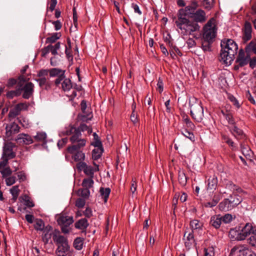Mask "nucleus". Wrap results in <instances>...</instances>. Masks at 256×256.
I'll return each instance as SVG.
<instances>
[{
	"instance_id": "c03bdc74",
	"label": "nucleus",
	"mask_w": 256,
	"mask_h": 256,
	"mask_svg": "<svg viewBox=\"0 0 256 256\" xmlns=\"http://www.w3.org/2000/svg\"><path fill=\"white\" fill-rule=\"evenodd\" d=\"M93 136L94 141L91 143V144L94 147L102 146V143L98 135L96 132H94L93 134Z\"/></svg>"
},
{
	"instance_id": "3c124183",
	"label": "nucleus",
	"mask_w": 256,
	"mask_h": 256,
	"mask_svg": "<svg viewBox=\"0 0 256 256\" xmlns=\"http://www.w3.org/2000/svg\"><path fill=\"white\" fill-rule=\"evenodd\" d=\"M17 120L23 127L28 128L30 126L28 120L25 118L23 116H20L19 118H18Z\"/></svg>"
},
{
	"instance_id": "aec40b11",
	"label": "nucleus",
	"mask_w": 256,
	"mask_h": 256,
	"mask_svg": "<svg viewBox=\"0 0 256 256\" xmlns=\"http://www.w3.org/2000/svg\"><path fill=\"white\" fill-rule=\"evenodd\" d=\"M36 80L38 83L39 86L43 89L48 90L51 88L52 83L48 78H40L36 79Z\"/></svg>"
},
{
	"instance_id": "69168bd1",
	"label": "nucleus",
	"mask_w": 256,
	"mask_h": 256,
	"mask_svg": "<svg viewBox=\"0 0 256 256\" xmlns=\"http://www.w3.org/2000/svg\"><path fill=\"white\" fill-rule=\"evenodd\" d=\"M49 70L42 69L38 71L37 76L40 78H46V76H47Z\"/></svg>"
},
{
	"instance_id": "6e6552de",
	"label": "nucleus",
	"mask_w": 256,
	"mask_h": 256,
	"mask_svg": "<svg viewBox=\"0 0 256 256\" xmlns=\"http://www.w3.org/2000/svg\"><path fill=\"white\" fill-rule=\"evenodd\" d=\"M62 134L63 135L66 136L72 134L70 138V141L72 144H75L79 142L80 140L83 139L81 138L82 134L78 130H76V128L73 126H69L66 128L65 130L62 132Z\"/></svg>"
},
{
	"instance_id": "680f3d73",
	"label": "nucleus",
	"mask_w": 256,
	"mask_h": 256,
	"mask_svg": "<svg viewBox=\"0 0 256 256\" xmlns=\"http://www.w3.org/2000/svg\"><path fill=\"white\" fill-rule=\"evenodd\" d=\"M85 198H78L76 202V206L78 208H82L86 204Z\"/></svg>"
},
{
	"instance_id": "39448f33",
	"label": "nucleus",
	"mask_w": 256,
	"mask_h": 256,
	"mask_svg": "<svg viewBox=\"0 0 256 256\" xmlns=\"http://www.w3.org/2000/svg\"><path fill=\"white\" fill-rule=\"evenodd\" d=\"M189 104L190 107V115L192 118L198 122H200L204 118V108L200 100L192 98L190 100Z\"/></svg>"
},
{
	"instance_id": "ddd939ff",
	"label": "nucleus",
	"mask_w": 256,
	"mask_h": 256,
	"mask_svg": "<svg viewBox=\"0 0 256 256\" xmlns=\"http://www.w3.org/2000/svg\"><path fill=\"white\" fill-rule=\"evenodd\" d=\"M15 141L19 144L28 145L33 143V139L28 134L21 133L18 134L15 139Z\"/></svg>"
},
{
	"instance_id": "7ed1b4c3",
	"label": "nucleus",
	"mask_w": 256,
	"mask_h": 256,
	"mask_svg": "<svg viewBox=\"0 0 256 256\" xmlns=\"http://www.w3.org/2000/svg\"><path fill=\"white\" fill-rule=\"evenodd\" d=\"M222 48L220 60L226 64H230L237 53V44L231 39L223 40L220 43Z\"/></svg>"
},
{
	"instance_id": "4c0bfd02",
	"label": "nucleus",
	"mask_w": 256,
	"mask_h": 256,
	"mask_svg": "<svg viewBox=\"0 0 256 256\" xmlns=\"http://www.w3.org/2000/svg\"><path fill=\"white\" fill-rule=\"evenodd\" d=\"M5 178L6 184L7 186H11L16 183V178L14 176H12L11 174L8 175L6 177H2Z\"/></svg>"
},
{
	"instance_id": "a878e982",
	"label": "nucleus",
	"mask_w": 256,
	"mask_h": 256,
	"mask_svg": "<svg viewBox=\"0 0 256 256\" xmlns=\"http://www.w3.org/2000/svg\"><path fill=\"white\" fill-rule=\"evenodd\" d=\"M222 223L221 216L220 214L215 215L211 217L210 224L216 229L220 228Z\"/></svg>"
},
{
	"instance_id": "338daca9",
	"label": "nucleus",
	"mask_w": 256,
	"mask_h": 256,
	"mask_svg": "<svg viewBox=\"0 0 256 256\" xmlns=\"http://www.w3.org/2000/svg\"><path fill=\"white\" fill-rule=\"evenodd\" d=\"M239 234V231H237L234 229H232L229 232V236L232 238H234L238 240L237 237Z\"/></svg>"
},
{
	"instance_id": "4be33fe9",
	"label": "nucleus",
	"mask_w": 256,
	"mask_h": 256,
	"mask_svg": "<svg viewBox=\"0 0 256 256\" xmlns=\"http://www.w3.org/2000/svg\"><path fill=\"white\" fill-rule=\"evenodd\" d=\"M74 226L76 228L81 230L86 234V229L88 226V223L86 219L82 218L74 224Z\"/></svg>"
},
{
	"instance_id": "b1692460",
	"label": "nucleus",
	"mask_w": 256,
	"mask_h": 256,
	"mask_svg": "<svg viewBox=\"0 0 256 256\" xmlns=\"http://www.w3.org/2000/svg\"><path fill=\"white\" fill-rule=\"evenodd\" d=\"M192 229V232L194 233L196 230H202L203 226V223L200 220L194 219L190 220V223Z\"/></svg>"
},
{
	"instance_id": "5701e85b",
	"label": "nucleus",
	"mask_w": 256,
	"mask_h": 256,
	"mask_svg": "<svg viewBox=\"0 0 256 256\" xmlns=\"http://www.w3.org/2000/svg\"><path fill=\"white\" fill-rule=\"evenodd\" d=\"M221 136L222 142L226 144L232 150H237V147L234 142L228 136L222 134Z\"/></svg>"
},
{
	"instance_id": "8fccbe9b",
	"label": "nucleus",
	"mask_w": 256,
	"mask_h": 256,
	"mask_svg": "<svg viewBox=\"0 0 256 256\" xmlns=\"http://www.w3.org/2000/svg\"><path fill=\"white\" fill-rule=\"evenodd\" d=\"M20 95V90L18 88L14 90L8 92L6 96L10 98H12L14 96H18Z\"/></svg>"
},
{
	"instance_id": "79ce46f5",
	"label": "nucleus",
	"mask_w": 256,
	"mask_h": 256,
	"mask_svg": "<svg viewBox=\"0 0 256 256\" xmlns=\"http://www.w3.org/2000/svg\"><path fill=\"white\" fill-rule=\"evenodd\" d=\"M64 74L65 70L58 68H52L49 70V74L50 77H54L59 76L61 74Z\"/></svg>"
},
{
	"instance_id": "f03ea898",
	"label": "nucleus",
	"mask_w": 256,
	"mask_h": 256,
	"mask_svg": "<svg viewBox=\"0 0 256 256\" xmlns=\"http://www.w3.org/2000/svg\"><path fill=\"white\" fill-rule=\"evenodd\" d=\"M14 144L10 142L5 144L3 147L2 156L0 160V173L2 177L12 174V170L8 166V160L16 157V154L13 151Z\"/></svg>"
},
{
	"instance_id": "412c9836",
	"label": "nucleus",
	"mask_w": 256,
	"mask_h": 256,
	"mask_svg": "<svg viewBox=\"0 0 256 256\" xmlns=\"http://www.w3.org/2000/svg\"><path fill=\"white\" fill-rule=\"evenodd\" d=\"M60 226H70L74 222L73 218L70 216H60L57 220Z\"/></svg>"
},
{
	"instance_id": "1a4fd4ad",
	"label": "nucleus",
	"mask_w": 256,
	"mask_h": 256,
	"mask_svg": "<svg viewBox=\"0 0 256 256\" xmlns=\"http://www.w3.org/2000/svg\"><path fill=\"white\" fill-rule=\"evenodd\" d=\"M238 228L239 234H238V240H242L246 238L252 234L256 230H254V227L250 223H246L245 226L240 229Z\"/></svg>"
},
{
	"instance_id": "6e6d98bb",
	"label": "nucleus",
	"mask_w": 256,
	"mask_h": 256,
	"mask_svg": "<svg viewBox=\"0 0 256 256\" xmlns=\"http://www.w3.org/2000/svg\"><path fill=\"white\" fill-rule=\"evenodd\" d=\"M249 244L253 247L256 248V231L254 232L248 239Z\"/></svg>"
},
{
	"instance_id": "cd10ccee",
	"label": "nucleus",
	"mask_w": 256,
	"mask_h": 256,
	"mask_svg": "<svg viewBox=\"0 0 256 256\" xmlns=\"http://www.w3.org/2000/svg\"><path fill=\"white\" fill-rule=\"evenodd\" d=\"M229 200L232 208L236 207L242 202L240 196L238 194H232L230 196Z\"/></svg>"
},
{
	"instance_id": "f8f14e48",
	"label": "nucleus",
	"mask_w": 256,
	"mask_h": 256,
	"mask_svg": "<svg viewBox=\"0 0 256 256\" xmlns=\"http://www.w3.org/2000/svg\"><path fill=\"white\" fill-rule=\"evenodd\" d=\"M250 60V54L246 53V54L242 49L239 50L238 56L236 60V62L239 64V66L241 67L246 66Z\"/></svg>"
},
{
	"instance_id": "13d9d810",
	"label": "nucleus",
	"mask_w": 256,
	"mask_h": 256,
	"mask_svg": "<svg viewBox=\"0 0 256 256\" xmlns=\"http://www.w3.org/2000/svg\"><path fill=\"white\" fill-rule=\"evenodd\" d=\"M136 108V104L134 102L132 105V112L130 116V120L134 123H136L138 121L137 115L134 112V110Z\"/></svg>"
},
{
	"instance_id": "5fc2aeb1",
	"label": "nucleus",
	"mask_w": 256,
	"mask_h": 256,
	"mask_svg": "<svg viewBox=\"0 0 256 256\" xmlns=\"http://www.w3.org/2000/svg\"><path fill=\"white\" fill-rule=\"evenodd\" d=\"M184 121L186 123V126L190 128V130H193L195 126L194 124L190 120V118L187 116H184L183 117Z\"/></svg>"
},
{
	"instance_id": "9b49d317",
	"label": "nucleus",
	"mask_w": 256,
	"mask_h": 256,
	"mask_svg": "<svg viewBox=\"0 0 256 256\" xmlns=\"http://www.w3.org/2000/svg\"><path fill=\"white\" fill-rule=\"evenodd\" d=\"M20 93L23 91L22 98L25 99H29L34 92V84L31 82H27L23 86L19 88Z\"/></svg>"
},
{
	"instance_id": "72a5a7b5",
	"label": "nucleus",
	"mask_w": 256,
	"mask_h": 256,
	"mask_svg": "<svg viewBox=\"0 0 256 256\" xmlns=\"http://www.w3.org/2000/svg\"><path fill=\"white\" fill-rule=\"evenodd\" d=\"M214 42L210 40H206L202 38V48L204 52L211 51V44Z\"/></svg>"
},
{
	"instance_id": "bb28decb",
	"label": "nucleus",
	"mask_w": 256,
	"mask_h": 256,
	"mask_svg": "<svg viewBox=\"0 0 256 256\" xmlns=\"http://www.w3.org/2000/svg\"><path fill=\"white\" fill-rule=\"evenodd\" d=\"M218 180L216 176H210L208 180L207 189L216 190L218 186Z\"/></svg>"
},
{
	"instance_id": "20e7f679",
	"label": "nucleus",
	"mask_w": 256,
	"mask_h": 256,
	"mask_svg": "<svg viewBox=\"0 0 256 256\" xmlns=\"http://www.w3.org/2000/svg\"><path fill=\"white\" fill-rule=\"evenodd\" d=\"M53 241L57 246L56 252L58 256H64L70 251V246L67 238L62 235L58 230H54Z\"/></svg>"
},
{
	"instance_id": "473e14b6",
	"label": "nucleus",
	"mask_w": 256,
	"mask_h": 256,
	"mask_svg": "<svg viewBox=\"0 0 256 256\" xmlns=\"http://www.w3.org/2000/svg\"><path fill=\"white\" fill-rule=\"evenodd\" d=\"M94 180L92 178H84L82 180V185L84 188H88L90 190V188L93 186Z\"/></svg>"
},
{
	"instance_id": "393cba45",
	"label": "nucleus",
	"mask_w": 256,
	"mask_h": 256,
	"mask_svg": "<svg viewBox=\"0 0 256 256\" xmlns=\"http://www.w3.org/2000/svg\"><path fill=\"white\" fill-rule=\"evenodd\" d=\"M219 210L221 211L228 212L232 210V208L230 204L229 198H224L218 204Z\"/></svg>"
},
{
	"instance_id": "2f4dec72",
	"label": "nucleus",
	"mask_w": 256,
	"mask_h": 256,
	"mask_svg": "<svg viewBox=\"0 0 256 256\" xmlns=\"http://www.w3.org/2000/svg\"><path fill=\"white\" fill-rule=\"evenodd\" d=\"M84 238L80 237L76 238L74 242V246L77 250H80L82 248Z\"/></svg>"
},
{
	"instance_id": "c756f323",
	"label": "nucleus",
	"mask_w": 256,
	"mask_h": 256,
	"mask_svg": "<svg viewBox=\"0 0 256 256\" xmlns=\"http://www.w3.org/2000/svg\"><path fill=\"white\" fill-rule=\"evenodd\" d=\"M96 148L92 151V158L95 160L100 158L104 150L102 146Z\"/></svg>"
},
{
	"instance_id": "0e129e2a",
	"label": "nucleus",
	"mask_w": 256,
	"mask_h": 256,
	"mask_svg": "<svg viewBox=\"0 0 256 256\" xmlns=\"http://www.w3.org/2000/svg\"><path fill=\"white\" fill-rule=\"evenodd\" d=\"M20 192V190L19 189V186L16 185L13 186L10 189V193L12 195H17L18 196Z\"/></svg>"
},
{
	"instance_id": "7c9ffc66",
	"label": "nucleus",
	"mask_w": 256,
	"mask_h": 256,
	"mask_svg": "<svg viewBox=\"0 0 256 256\" xmlns=\"http://www.w3.org/2000/svg\"><path fill=\"white\" fill-rule=\"evenodd\" d=\"M240 148L242 154L245 156H250L252 153V150L250 146L244 142L240 144Z\"/></svg>"
},
{
	"instance_id": "dca6fc26",
	"label": "nucleus",
	"mask_w": 256,
	"mask_h": 256,
	"mask_svg": "<svg viewBox=\"0 0 256 256\" xmlns=\"http://www.w3.org/2000/svg\"><path fill=\"white\" fill-rule=\"evenodd\" d=\"M43 234L42 236V240L45 244L48 243L50 240L52 238L54 234V230L52 231V227L48 225L46 226L43 230Z\"/></svg>"
},
{
	"instance_id": "a19ab883",
	"label": "nucleus",
	"mask_w": 256,
	"mask_h": 256,
	"mask_svg": "<svg viewBox=\"0 0 256 256\" xmlns=\"http://www.w3.org/2000/svg\"><path fill=\"white\" fill-rule=\"evenodd\" d=\"M246 52L250 54L251 52L256 54V42H250L246 48Z\"/></svg>"
},
{
	"instance_id": "c9c22d12",
	"label": "nucleus",
	"mask_w": 256,
	"mask_h": 256,
	"mask_svg": "<svg viewBox=\"0 0 256 256\" xmlns=\"http://www.w3.org/2000/svg\"><path fill=\"white\" fill-rule=\"evenodd\" d=\"M100 192L102 198H104V202H106L110 194V189L109 188H100Z\"/></svg>"
},
{
	"instance_id": "0eeeda50",
	"label": "nucleus",
	"mask_w": 256,
	"mask_h": 256,
	"mask_svg": "<svg viewBox=\"0 0 256 256\" xmlns=\"http://www.w3.org/2000/svg\"><path fill=\"white\" fill-rule=\"evenodd\" d=\"M203 38L206 40L214 42L216 35V20L214 18L210 19L204 27Z\"/></svg>"
},
{
	"instance_id": "9d476101",
	"label": "nucleus",
	"mask_w": 256,
	"mask_h": 256,
	"mask_svg": "<svg viewBox=\"0 0 256 256\" xmlns=\"http://www.w3.org/2000/svg\"><path fill=\"white\" fill-rule=\"evenodd\" d=\"M235 253H238V256H256V254L245 245H238L232 248L230 254Z\"/></svg>"
},
{
	"instance_id": "4d7b16f0",
	"label": "nucleus",
	"mask_w": 256,
	"mask_h": 256,
	"mask_svg": "<svg viewBox=\"0 0 256 256\" xmlns=\"http://www.w3.org/2000/svg\"><path fill=\"white\" fill-rule=\"evenodd\" d=\"M232 220V216L230 214H227L224 216H221L222 222L224 224L230 223Z\"/></svg>"
},
{
	"instance_id": "f3484780",
	"label": "nucleus",
	"mask_w": 256,
	"mask_h": 256,
	"mask_svg": "<svg viewBox=\"0 0 256 256\" xmlns=\"http://www.w3.org/2000/svg\"><path fill=\"white\" fill-rule=\"evenodd\" d=\"M222 198V193L220 192H216L214 194L212 201L205 202L204 206L206 208H212L215 206Z\"/></svg>"
},
{
	"instance_id": "09e8293b",
	"label": "nucleus",
	"mask_w": 256,
	"mask_h": 256,
	"mask_svg": "<svg viewBox=\"0 0 256 256\" xmlns=\"http://www.w3.org/2000/svg\"><path fill=\"white\" fill-rule=\"evenodd\" d=\"M20 110L15 106L14 107L10 110L8 113V118H14L20 114Z\"/></svg>"
},
{
	"instance_id": "49530a36",
	"label": "nucleus",
	"mask_w": 256,
	"mask_h": 256,
	"mask_svg": "<svg viewBox=\"0 0 256 256\" xmlns=\"http://www.w3.org/2000/svg\"><path fill=\"white\" fill-rule=\"evenodd\" d=\"M78 194L84 198H87L90 194V190L86 188L80 189L78 191Z\"/></svg>"
},
{
	"instance_id": "ea45409f",
	"label": "nucleus",
	"mask_w": 256,
	"mask_h": 256,
	"mask_svg": "<svg viewBox=\"0 0 256 256\" xmlns=\"http://www.w3.org/2000/svg\"><path fill=\"white\" fill-rule=\"evenodd\" d=\"M61 36L60 33H54L50 36L48 37L46 39V43L52 44L55 42Z\"/></svg>"
},
{
	"instance_id": "603ef678",
	"label": "nucleus",
	"mask_w": 256,
	"mask_h": 256,
	"mask_svg": "<svg viewBox=\"0 0 256 256\" xmlns=\"http://www.w3.org/2000/svg\"><path fill=\"white\" fill-rule=\"evenodd\" d=\"M214 0H203L202 4L204 8L210 10L214 6Z\"/></svg>"
},
{
	"instance_id": "052dcab7",
	"label": "nucleus",
	"mask_w": 256,
	"mask_h": 256,
	"mask_svg": "<svg viewBox=\"0 0 256 256\" xmlns=\"http://www.w3.org/2000/svg\"><path fill=\"white\" fill-rule=\"evenodd\" d=\"M60 42H58L54 46L52 45V48H51V53L53 55H56L58 54V50L60 48Z\"/></svg>"
},
{
	"instance_id": "a18cd8bd",
	"label": "nucleus",
	"mask_w": 256,
	"mask_h": 256,
	"mask_svg": "<svg viewBox=\"0 0 256 256\" xmlns=\"http://www.w3.org/2000/svg\"><path fill=\"white\" fill-rule=\"evenodd\" d=\"M98 170V166H97V170L96 169L95 171ZM94 172V170L92 166H87L84 172L86 175L90 176V178H93Z\"/></svg>"
},
{
	"instance_id": "f257e3e1",
	"label": "nucleus",
	"mask_w": 256,
	"mask_h": 256,
	"mask_svg": "<svg viewBox=\"0 0 256 256\" xmlns=\"http://www.w3.org/2000/svg\"><path fill=\"white\" fill-rule=\"evenodd\" d=\"M206 20V12L199 8L198 2L196 0H190L184 8L180 9L176 16L173 18L175 24L184 36L199 31L198 23H203Z\"/></svg>"
},
{
	"instance_id": "6ab92c4d",
	"label": "nucleus",
	"mask_w": 256,
	"mask_h": 256,
	"mask_svg": "<svg viewBox=\"0 0 256 256\" xmlns=\"http://www.w3.org/2000/svg\"><path fill=\"white\" fill-rule=\"evenodd\" d=\"M230 131L237 140L244 138L246 137L243 130L239 128L235 124L233 126V127L230 128Z\"/></svg>"
},
{
	"instance_id": "de8ad7c7",
	"label": "nucleus",
	"mask_w": 256,
	"mask_h": 256,
	"mask_svg": "<svg viewBox=\"0 0 256 256\" xmlns=\"http://www.w3.org/2000/svg\"><path fill=\"white\" fill-rule=\"evenodd\" d=\"M46 138V134L45 132H38L37 134L34 136L36 140L42 142H45Z\"/></svg>"
},
{
	"instance_id": "774afa93",
	"label": "nucleus",
	"mask_w": 256,
	"mask_h": 256,
	"mask_svg": "<svg viewBox=\"0 0 256 256\" xmlns=\"http://www.w3.org/2000/svg\"><path fill=\"white\" fill-rule=\"evenodd\" d=\"M88 165L86 164L84 162H78L76 164V168L79 171H83L84 172V170L86 168V166Z\"/></svg>"
},
{
	"instance_id": "37998d69",
	"label": "nucleus",
	"mask_w": 256,
	"mask_h": 256,
	"mask_svg": "<svg viewBox=\"0 0 256 256\" xmlns=\"http://www.w3.org/2000/svg\"><path fill=\"white\" fill-rule=\"evenodd\" d=\"M178 182L182 186H185L187 182V178L183 172H178Z\"/></svg>"
},
{
	"instance_id": "e2e57ef3",
	"label": "nucleus",
	"mask_w": 256,
	"mask_h": 256,
	"mask_svg": "<svg viewBox=\"0 0 256 256\" xmlns=\"http://www.w3.org/2000/svg\"><path fill=\"white\" fill-rule=\"evenodd\" d=\"M17 176L20 182H24L26 180V176L24 171L18 172Z\"/></svg>"
},
{
	"instance_id": "423d86ee",
	"label": "nucleus",
	"mask_w": 256,
	"mask_h": 256,
	"mask_svg": "<svg viewBox=\"0 0 256 256\" xmlns=\"http://www.w3.org/2000/svg\"><path fill=\"white\" fill-rule=\"evenodd\" d=\"M86 139L80 140L79 142L72 144V146L68 147V152L72 154V158L75 162H80L84 160L85 154L80 150L86 146Z\"/></svg>"
},
{
	"instance_id": "c85d7f7f",
	"label": "nucleus",
	"mask_w": 256,
	"mask_h": 256,
	"mask_svg": "<svg viewBox=\"0 0 256 256\" xmlns=\"http://www.w3.org/2000/svg\"><path fill=\"white\" fill-rule=\"evenodd\" d=\"M221 112L229 124L233 126L235 124V120L232 114L230 112H228V110L224 111V110H222Z\"/></svg>"
},
{
	"instance_id": "58836bf2",
	"label": "nucleus",
	"mask_w": 256,
	"mask_h": 256,
	"mask_svg": "<svg viewBox=\"0 0 256 256\" xmlns=\"http://www.w3.org/2000/svg\"><path fill=\"white\" fill-rule=\"evenodd\" d=\"M226 188L232 191H236L238 193L242 192V190L238 186L234 184L232 182L230 181L226 184Z\"/></svg>"
},
{
	"instance_id": "f704fd0d",
	"label": "nucleus",
	"mask_w": 256,
	"mask_h": 256,
	"mask_svg": "<svg viewBox=\"0 0 256 256\" xmlns=\"http://www.w3.org/2000/svg\"><path fill=\"white\" fill-rule=\"evenodd\" d=\"M34 228L36 230H44L45 228L44 221L42 219H36L34 222Z\"/></svg>"
},
{
	"instance_id": "bf43d9fd",
	"label": "nucleus",
	"mask_w": 256,
	"mask_h": 256,
	"mask_svg": "<svg viewBox=\"0 0 256 256\" xmlns=\"http://www.w3.org/2000/svg\"><path fill=\"white\" fill-rule=\"evenodd\" d=\"M182 134L184 136L189 138L192 141L194 140V136L193 133L187 130L186 129L182 132Z\"/></svg>"
},
{
	"instance_id": "4468645a",
	"label": "nucleus",
	"mask_w": 256,
	"mask_h": 256,
	"mask_svg": "<svg viewBox=\"0 0 256 256\" xmlns=\"http://www.w3.org/2000/svg\"><path fill=\"white\" fill-rule=\"evenodd\" d=\"M20 130V127L15 122L8 124L6 126V136L8 138H10L12 135L18 134Z\"/></svg>"
},
{
	"instance_id": "864d4df0",
	"label": "nucleus",
	"mask_w": 256,
	"mask_h": 256,
	"mask_svg": "<svg viewBox=\"0 0 256 256\" xmlns=\"http://www.w3.org/2000/svg\"><path fill=\"white\" fill-rule=\"evenodd\" d=\"M23 200L25 202V205L28 208L34 207V204L32 201L30 200V198L26 194H24L23 196Z\"/></svg>"
},
{
	"instance_id": "2eb2a0df",
	"label": "nucleus",
	"mask_w": 256,
	"mask_h": 256,
	"mask_svg": "<svg viewBox=\"0 0 256 256\" xmlns=\"http://www.w3.org/2000/svg\"><path fill=\"white\" fill-rule=\"evenodd\" d=\"M194 233L190 232L187 236L186 232H185L184 234V245L186 248L188 250L192 248L195 246L196 242L194 238Z\"/></svg>"
},
{
	"instance_id": "a211bd4d",
	"label": "nucleus",
	"mask_w": 256,
	"mask_h": 256,
	"mask_svg": "<svg viewBox=\"0 0 256 256\" xmlns=\"http://www.w3.org/2000/svg\"><path fill=\"white\" fill-rule=\"evenodd\" d=\"M252 26L250 22H246L244 23V28H243V40L248 41L252 38Z\"/></svg>"
},
{
	"instance_id": "e433bc0d",
	"label": "nucleus",
	"mask_w": 256,
	"mask_h": 256,
	"mask_svg": "<svg viewBox=\"0 0 256 256\" xmlns=\"http://www.w3.org/2000/svg\"><path fill=\"white\" fill-rule=\"evenodd\" d=\"M62 86L64 91L70 90L72 88L71 80L69 78L64 79L62 83Z\"/></svg>"
}]
</instances>
